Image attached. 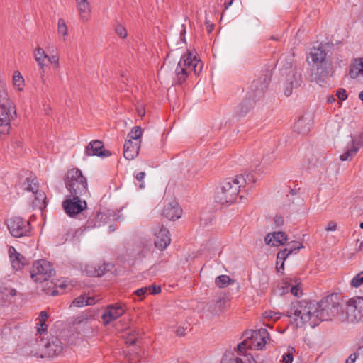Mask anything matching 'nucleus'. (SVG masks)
Wrapping results in <instances>:
<instances>
[{"label": "nucleus", "mask_w": 363, "mask_h": 363, "mask_svg": "<svg viewBox=\"0 0 363 363\" xmlns=\"http://www.w3.org/2000/svg\"><path fill=\"white\" fill-rule=\"evenodd\" d=\"M318 303L312 301H299L291 303L286 311V316L299 318L303 323L310 322L312 327L318 325Z\"/></svg>", "instance_id": "obj_1"}, {"label": "nucleus", "mask_w": 363, "mask_h": 363, "mask_svg": "<svg viewBox=\"0 0 363 363\" xmlns=\"http://www.w3.org/2000/svg\"><path fill=\"white\" fill-rule=\"evenodd\" d=\"M310 57L313 71V80L320 86H323L325 83V78L328 76L330 72L327 52L323 47H314L311 50Z\"/></svg>", "instance_id": "obj_2"}, {"label": "nucleus", "mask_w": 363, "mask_h": 363, "mask_svg": "<svg viewBox=\"0 0 363 363\" xmlns=\"http://www.w3.org/2000/svg\"><path fill=\"white\" fill-rule=\"evenodd\" d=\"M203 69V63L191 53L184 55L179 60L175 69L176 80L179 84L185 82L189 74L194 71L195 74H199Z\"/></svg>", "instance_id": "obj_3"}, {"label": "nucleus", "mask_w": 363, "mask_h": 363, "mask_svg": "<svg viewBox=\"0 0 363 363\" xmlns=\"http://www.w3.org/2000/svg\"><path fill=\"white\" fill-rule=\"evenodd\" d=\"M269 82L270 74L268 72L266 74L264 75L261 82L259 81L253 82L252 86L256 89L257 93L253 96L249 94V96L245 98L236 107L235 110V116L238 118L244 117L247 114V113L251 110L255 104V98L257 95H260L263 93L264 90L267 89Z\"/></svg>", "instance_id": "obj_4"}, {"label": "nucleus", "mask_w": 363, "mask_h": 363, "mask_svg": "<svg viewBox=\"0 0 363 363\" xmlns=\"http://www.w3.org/2000/svg\"><path fill=\"white\" fill-rule=\"evenodd\" d=\"M86 179L79 169H72L67 173L65 186L71 195L84 196L88 191Z\"/></svg>", "instance_id": "obj_5"}, {"label": "nucleus", "mask_w": 363, "mask_h": 363, "mask_svg": "<svg viewBox=\"0 0 363 363\" xmlns=\"http://www.w3.org/2000/svg\"><path fill=\"white\" fill-rule=\"evenodd\" d=\"M340 308L337 294H332L327 296L318 303L317 315L318 322L332 320L339 314Z\"/></svg>", "instance_id": "obj_6"}, {"label": "nucleus", "mask_w": 363, "mask_h": 363, "mask_svg": "<svg viewBox=\"0 0 363 363\" xmlns=\"http://www.w3.org/2000/svg\"><path fill=\"white\" fill-rule=\"evenodd\" d=\"M31 347L33 349L30 350V354L41 358L45 356L51 357L59 354L63 350L62 343L57 338H54L52 341H45L40 339L33 342Z\"/></svg>", "instance_id": "obj_7"}, {"label": "nucleus", "mask_w": 363, "mask_h": 363, "mask_svg": "<svg viewBox=\"0 0 363 363\" xmlns=\"http://www.w3.org/2000/svg\"><path fill=\"white\" fill-rule=\"evenodd\" d=\"M247 339L242 342L238 344V350L242 352L245 347H248L251 350H262L267 340H269V334L267 329L260 328L257 330H254L250 333V336L246 334Z\"/></svg>", "instance_id": "obj_8"}, {"label": "nucleus", "mask_w": 363, "mask_h": 363, "mask_svg": "<svg viewBox=\"0 0 363 363\" xmlns=\"http://www.w3.org/2000/svg\"><path fill=\"white\" fill-rule=\"evenodd\" d=\"M240 186L236 184L233 178L225 179L216 195V201L220 204L233 203L238 195Z\"/></svg>", "instance_id": "obj_9"}, {"label": "nucleus", "mask_w": 363, "mask_h": 363, "mask_svg": "<svg viewBox=\"0 0 363 363\" xmlns=\"http://www.w3.org/2000/svg\"><path fill=\"white\" fill-rule=\"evenodd\" d=\"M30 277L33 281L38 283L47 282L55 274L52 264L45 259L35 261L30 271Z\"/></svg>", "instance_id": "obj_10"}, {"label": "nucleus", "mask_w": 363, "mask_h": 363, "mask_svg": "<svg viewBox=\"0 0 363 363\" xmlns=\"http://www.w3.org/2000/svg\"><path fill=\"white\" fill-rule=\"evenodd\" d=\"M346 318L351 323L363 320V297L357 296L349 299L346 303Z\"/></svg>", "instance_id": "obj_11"}, {"label": "nucleus", "mask_w": 363, "mask_h": 363, "mask_svg": "<svg viewBox=\"0 0 363 363\" xmlns=\"http://www.w3.org/2000/svg\"><path fill=\"white\" fill-rule=\"evenodd\" d=\"M7 228L12 236L21 238L26 236L30 231V224L21 217H13L7 220Z\"/></svg>", "instance_id": "obj_12"}, {"label": "nucleus", "mask_w": 363, "mask_h": 363, "mask_svg": "<svg viewBox=\"0 0 363 363\" xmlns=\"http://www.w3.org/2000/svg\"><path fill=\"white\" fill-rule=\"evenodd\" d=\"M62 202L65 213L69 216H74L82 212L86 208V202L80 199L82 196L71 195Z\"/></svg>", "instance_id": "obj_13"}, {"label": "nucleus", "mask_w": 363, "mask_h": 363, "mask_svg": "<svg viewBox=\"0 0 363 363\" xmlns=\"http://www.w3.org/2000/svg\"><path fill=\"white\" fill-rule=\"evenodd\" d=\"M15 106L0 107V134H7L11 128V118L16 116Z\"/></svg>", "instance_id": "obj_14"}, {"label": "nucleus", "mask_w": 363, "mask_h": 363, "mask_svg": "<svg viewBox=\"0 0 363 363\" xmlns=\"http://www.w3.org/2000/svg\"><path fill=\"white\" fill-rule=\"evenodd\" d=\"M313 125V114L311 112L305 113L294 124V130L301 134H307Z\"/></svg>", "instance_id": "obj_15"}, {"label": "nucleus", "mask_w": 363, "mask_h": 363, "mask_svg": "<svg viewBox=\"0 0 363 363\" xmlns=\"http://www.w3.org/2000/svg\"><path fill=\"white\" fill-rule=\"evenodd\" d=\"M125 313V308L121 303H116L108 306L101 318L105 324L118 318Z\"/></svg>", "instance_id": "obj_16"}, {"label": "nucleus", "mask_w": 363, "mask_h": 363, "mask_svg": "<svg viewBox=\"0 0 363 363\" xmlns=\"http://www.w3.org/2000/svg\"><path fill=\"white\" fill-rule=\"evenodd\" d=\"M155 245L157 249L163 250L170 244L171 238L169 232L163 226L161 228L158 227V229H155Z\"/></svg>", "instance_id": "obj_17"}, {"label": "nucleus", "mask_w": 363, "mask_h": 363, "mask_svg": "<svg viewBox=\"0 0 363 363\" xmlns=\"http://www.w3.org/2000/svg\"><path fill=\"white\" fill-rule=\"evenodd\" d=\"M86 154L88 156H98L101 157L111 155L109 150L104 148V144L101 140H93L86 147Z\"/></svg>", "instance_id": "obj_18"}, {"label": "nucleus", "mask_w": 363, "mask_h": 363, "mask_svg": "<svg viewBox=\"0 0 363 363\" xmlns=\"http://www.w3.org/2000/svg\"><path fill=\"white\" fill-rule=\"evenodd\" d=\"M141 141H133L131 139L125 140L123 146V155L128 160H132L138 156Z\"/></svg>", "instance_id": "obj_19"}, {"label": "nucleus", "mask_w": 363, "mask_h": 363, "mask_svg": "<svg viewBox=\"0 0 363 363\" xmlns=\"http://www.w3.org/2000/svg\"><path fill=\"white\" fill-rule=\"evenodd\" d=\"M182 209L176 201L169 203L162 211L163 216L170 220L179 219L182 216Z\"/></svg>", "instance_id": "obj_20"}, {"label": "nucleus", "mask_w": 363, "mask_h": 363, "mask_svg": "<svg viewBox=\"0 0 363 363\" xmlns=\"http://www.w3.org/2000/svg\"><path fill=\"white\" fill-rule=\"evenodd\" d=\"M264 240L265 242L270 246H279L284 245L287 240V236L284 232H273L267 234Z\"/></svg>", "instance_id": "obj_21"}, {"label": "nucleus", "mask_w": 363, "mask_h": 363, "mask_svg": "<svg viewBox=\"0 0 363 363\" xmlns=\"http://www.w3.org/2000/svg\"><path fill=\"white\" fill-rule=\"evenodd\" d=\"M78 14L80 20L84 22H88L91 18V7L89 1L76 4Z\"/></svg>", "instance_id": "obj_22"}, {"label": "nucleus", "mask_w": 363, "mask_h": 363, "mask_svg": "<svg viewBox=\"0 0 363 363\" xmlns=\"http://www.w3.org/2000/svg\"><path fill=\"white\" fill-rule=\"evenodd\" d=\"M9 255L13 268L16 270L21 269L23 266L24 257L12 246L9 248Z\"/></svg>", "instance_id": "obj_23"}, {"label": "nucleus", "mask_w": 363, "mask_h": 363, "mask_svg": "<svg viewBox=\"0 0 363 363\" xmlns=\"http://www.w3.org/2000/svg\"><path fill=\"white\" fill-rule=\"evenodd\" d=\"M349 75L352 79L363 76V58L355 59L350 66Z\"/></svg>", "instance_id": "obj_24"}, {"label": "nucleus", "mask_w": 363, "mask_h": 363, "mask_svg": "<svg viewBox=\"0 0 363 363\" xmlns=\"http://www.w3.org/2000/svg\"><path fill=\"white\" fill-rule=\"evenodd\" d=\"M14 106V104L9 97L6 82L0 80V107L5 108V106Z\"/></svg>", "instance_id": "obj_25"}, {"label": "nucleus", "mask_w": 363, "mask_h": 363, "mask_svg": "<svg viewBox=\"0 0 363 363\" xmlns=\"http://www.w3.org/2000/svg\"><path fill=\"white\" fill-rule=\"evenodd\" d=\"M236 184L240 186V189L242 187H245L246 185H249L255 182V179L252 174L245 173L236 176L233 178Z\"/></svg>", "instance_id": "obj_26"}, {"label": "nucleus", "mask_w": 363, "mask_h": 363, "mask_svg": "<svg viewBox=\"0 0 363 363\" xmlns=\"http://www.w3.org/2000/svg\"><path fill=\"white\" fill-rule=\"evenodd\" d=\"M292 253L291 248H284L279 251L277 255V269L279 272L284 270V260Z\"/></svg>", "instance_id": "obj_27"}, {"label": "nucleus", "mask_w": 363, "mask_h": 363, "mask_svg": "<svg viewBox=\"0 0 363 363\" xmlns=\"http://www.w3.org/2000/svg\"><path fill=\"white\" fill-rule=\"evenodd\" d=\"M0 298L2 304L6 301H11L17 295V291L11 287H4L0 291Z\"/></svg>", "instance_id": "obj_28"}, {"label": "nucleus", "mask_w": 363, "mask_h": 363, "mask_svg": "<svg viewBox=\"0 0 363 363\" xmlns=\"http://www.w3.org/2000/svg\"><path fill=\"white\" fill-rule=\"evenodd\" d=\"M94 303V298L87 297L85 295H82L74 299L72 301V305L76 307H82L87 305H92Z\"/></svg>", "instance_id": "obj_29"}, {"label": "nucleus", "mask_w": 363, "mask_h": 363, "mask_svg": "<svg viewBox=\"0 0 363 363\" xmlns=\"http://www.w3.org/2000/svg\"><path fill=\"white\" fill-rule=\"evenodd\" d=\"M24 189L27 191L31 192L33 194L38 190V182L36 177H29L23 183Z\"/></svg>", "instance_id": "obj_30"}, {"label": "nucleus", "mask_w": 363, "mask_h": 363, "mask_svg": "<svg viewBox=\"0 0 363 363\" xmlns=\"http://www.w3.org/2000/svg\"><path fill=\"white\" fill-rule=\"evenodd\" d=\"M48 318V314L45 311H41L38 317V323L37 327V332L38 334L42 335L47 331V325L45 322Z\"/></svg>", "instance_id": "obj_31"}, {"label": "nucleus", "mask_w": 363, "mask_h": 363, "mask_svg": "<svg viewBox=\"0 0 363 363\" xmlns=\"http://www.w3.org/2000/svg\"><path fill=\"white\" fill-rule=\"evenodd\" d=\"M33 195L35 197L33 206L39 208L45 207V200L46 199L45 194L38 190V191L35 192Z\"/></svg>", "instance_id": "obj_32"}, {"label": "nucleus", "mask_w": 363, "mask_h": 363, "mask_svg": "<svg viewBox=\"0 0 363 363\" xmlns=\"http://www.w3.org/2000/svg\"><path fill=\"white\" fill-rule=\"evenodd\" d=\"M254 361L251 356H244L243 358L231 357L230 359H223L221 363H252Z\"/></svg>", "instance_id": "obj_33"}, {"label": "nucleus", "mask_w": 363, "mask_h": 363, "mask_svg": "<svg viewBox=\"0 0 363 363\" xmlns=\"http://www.w3.org/2000/svg\"><path fill=\"white\" fill-rule=\"evenodd\" d=\"M233 281L228 275H220L216 278L215 284L219 288L228 286Z\"/></svg>", "instance_id": "obj_34"}, {"label": "nucleus", "mask_w": 363, "mask_h": 363, "mask_svg": "<svg viewBox=\"0 0 363 363\" xmlns=\"http://www.w3.org/2000/svg\"><path fill=\"white\" fill-rule=\"evenodd\" d=\"M13 84L19 91L23 90L24 79L18 71H15L13 76Z\"/></svg>", "instance_id": "obj_35"}, {"label": "nucleus", "mask_w": 363, "mask_h": 363, "mask_svg": "<svg viewBox=\"0 0 363 363\" xmlns=\"http://www.w3.org/2000/svg\"><path fill=\"white\" fill-rule=\"evenodd\" d=\"M358 152L357 147H350L340 156L342 161L351 160Z\"/></svg>", "instance_id": "obj_36"}, {"label": "nucleus", "mask_w": 363, "mask_h": 363, "mask_svg": "<svg viewBox=\"0 0 363 363\" xmlns=\"http://www.w3.org/2000/svg\"><path fill=\"white\" fill-rule=\"evenodd\" d=\"M352 147H357L358 150L363 145V133H359L351 136Z\"/></svg>", "instance_id": "obj_37"}, {"label": "nucleus", "mask_w": 363, "mask_h": 363, "mask_svg": "<svg viewBox=\"0 0 363 363\" xmlns=\"http://www.w3.org/2000/svg\"><path fill=\"white\" fill-rule=\"evenodd\" d=\"M290 281H292L291 278H286V283H289ZM293 281L295 283L294 285L291 286V293L294 295L295 296H298L301 294L300 289L298 288V284L300 283V280L298 278L294 277Z\"/></svg>", "instance_id": "obj_38"}, {"label": "nucleus", "mask_w": 363, "mask_h": 363, "mask_svg": "<svg viewBox=\"0 0 363 363\" xmlns=\"http://www.w3.org/2000/svg\"><path fill=\"white\" fill-rule=\"evenodd\" d=\"M148 245L146 242H140L138 246L136 249V255L137 256L140 257H143L146 255L147 252H148Z\"/></svg>", "instance_id": "obj_39"}, {"label": "nucleus", "mask_w": 363, "mask_h": 363, "mask_svg": "<svg viewBox=\"0 0 363 363\" xmlns=\"http://www.w3.org/2000/svg\"><path fill=\"white\" fill-rule=\"evenodd\" d=\"M143 130L140 127H135L131 132L128 134V139H131L133 141H140V137L142 135Z\"/></svg>", "instance_id": "obj_40"}, {"label": "nucleus", "mask_w": 363, "mask_h": 363, "mask_svg": "<svg viewBox=\"0 0 363 363\" xmlns=\"http://www.w3.org/2000/svg\"><path fill=\"white\" fill-rule=\"evenodd\" d=\"M34 57L35 61H45V60H48L50 56H48L44 51V50L40 47L36 48L34 51Z\"/></svg>", "instance_id": "obj_41"}, {"label": "nucleus", "mask_w": 363, "mask_h": 363, "mask_svg": "<svg viewBox=\"0 0 363 363\" xmlns=\"http://www.w3.org/2000/svg\"><path fill=\"white\" fill-rule=\"evenodd\" d=\"M350 284L354 288H357L363 284V271L356 274L351 280Z\"/></svg>", "instance_id": "obj_42"}, {"label": "nucleus", "mask_w": 363, "mask_h": 363, "mask_svg": "<svg viewBox=\"0 0 363 363\" xmlns=\"http://www.w3.org/2000/svg\"><path fill=\"white\" fill-rule=\"evenodd\" d=\"M57 33L60 35L65 37L67 35V27L65 21L62 18L59 19L57 23Z\"/></svg>", "instance_id": "obj_43"}, {"label": "nucleus", "mask_w": 363, "mask_h": 363, "mask_svg": "<svg viewBox=\"0 0 363 363\" xmlns=\"http://www.w3.org/2000/svg\"><path fill=\"white\" fill-rule=\"evenodd\" d=\"M281 313L279 312H274L273 311H267L264 313V317L268 320H277L281 316Z\"/></svg>", "instance_id": "obj_44"}, {"label": "nucleus", "mask_w": 363, "mask_h": 363, "mask_svg": "<svg viewBox=\"0 0 363 363\" xmlns=\"http://www.w3.org/2000/svg\"><path fill=\"white\" fill-rule=\"evenodd\" d=\"M116 33L121 38H125L127 36V31L125 27L121 23H117L115 26Z\"/></svg>", "instance_id": "obj_45"}, {"label": "nucleus", "mask_w": 363, "mask_h": 363, "mask_svg": "<svg viewBox=\"0 0 363 363\" xmlns=\"http://www.w3.org/2000/svg\"><path fill=\"white\" fill-rule=\"evenodd\" d=\"M89 323L87 315L85 314H81L74 318L73 324L74 325H86Z\"/></svg>", "instance_id": "obj_46"}, {"label": "nucleus", "mask_w": 363, "mask_h": 363, "mask_svg": "<svg viewBox=\"0 0 363 363\" xmlns=\"http://www.w3.org/2000/svg\"><path fill=\"white\" fill-rule=\"evenodd\" d=\"M148 289H150V288L147 286L142 287L140 289L135 290L134 291V294L140 297V299H143L145 297L147 294H149Z\"/></svg>", "instance_id": "obj_47"}, {"label": "nucleus", "mask_w": 363, "mask_h": 363, "mask_svg": "<svg viewBox=\"0 0 363 363\" xmlns=\"http://www.w3.org/2000/svg\"><path fill=\"white\" fill-rule=\"evenodd\" d=\"M293 350L294 349L291 348V350H289L288 352L283 355L281 360L283 363H292L294 360Z\"/></svg>", "instance_id": "obj_48"}, {"label": "nucleus", "mask_w": 363, "mask_h": 363, "mask_svg": "<svg viewBox=\"0 0 363 363\" xmlns=\"http://www.w3.org/2000/svg\"><path fill=\"white\" fill-rule=\"evenodd\" d=\"M225 301L224 299H219L218 301H217L216 303H213L214 308L213 311H212L213 314H217L219 312H221L223 309L221 308V306L223 303H224ZM212 307V304L210 306V308Z\"/></svg>", "instance_id": "obj_49"}, {"label": "nucleus", "mask_w": 363, "mask_h": 363, "mask_svg": "<svg viewBox=\"0 0 363 363\" xmlns=\"http://www.w3.org/2000/svg\"><path fill=\"white\" fill-rule=\"evenodd\" d=\"M145 177V172H140L138 173L137 175L135 176V179L139 182H140V184L139 185L140 189L145 188V184H144Z\"/></svg>", "instance_id": "obj_50"}, {"label": "nucleus", "mask_w": 363, "mask_h": 363, "mask_svg": "<svg viewBox=\"0 0 363 363\" xmlns=\"http://www.w3.org/2000/svg\"><path fill=\"white\" fill-rule=\"evenodd\" d=\"M356 354L359 356V357L363 358V337L359 340L357 345Z\"/></svg>", "instance_id": "obj_51"}, {"label": "nucleus", "mask_w": 363, "mask_h": 363, "mask_svg": "<svg viewBox=\"0 0 363 363\" xmlns=\"http://www.w3.org/2000/svg\"><path fill=\"white\" fill-rule=\"evenodd\" d=\"M336 96L340 101H344L347 98V91L344 89L337 90Z\"/></svg>", "instance_id": "obj_52"}, {"label": "nucleus", "mask_w": 363, "mask_h": 363, "mask_svg": "<svg viewBox=\"0 0 363 363\" xmlns=\"http://www.w3.org/2000/svg\"><path fill=\"white\" fill-rule=\"evenodd\" d=\"M302 247H303V245L301 244H300L299 242H292L289 243L286 248H291L292 253H293L294 251H298L299 249H301Z\"/></svg>", "instance_id": "obj_53"}, {"label": "nucleus", "mask_w": 363, "mask_h": 363, "mask_svg": "<svg viewBox=\"0 0 363 363\" xmlns=\"http://www.w3.org/2000/svg\"><path fill=\"white\" fill-rule=\"evenodd\" d=\"M48 61L54 65L55 69L59 68V58L56 55L50 56Z\"/></svg>", "instance_id": "obj_54"}, {"label": "nucleus", "mask_w": 363, "mask_h": 363, "mask_svg": "<svg viewBox=\"0 0 363 363\" xmlns=\"http://www.w3.org/2000/svg\"><path fill=\"white\" fill-rule=\"evenodd\" d=\"M150 289H148L149 294H157L161 291V288L155 285L148 286Z\"/></svg>", "instance_id": "obj_55"}, {"label": "nucleus", "mask_w": 363, "mask_h": 363, "mask_svg": "<svg viewBox=\"0 0 363 363\" xmlns=\"http://www.w3.org/2000/svg\"><path fill=\"white\" fill-rule=\"evenodd\" d=\"M337 229V223L334 221H330L325 228L327 231H335Z\"/></svg>", "instance_id": "obj_56"}, {"label": "nucleus", "mask_w": 363, "mask_h": 363, "mask_svg": "<svg viewBox=\"0 0 363 363\" xmlns=\"http://www.w3.org/2000/svg\"><path fill=\"white\" fill-rule=\"evenodd\" d=\"M358 357L359 356L356 354V352H354L350 355L345 363H354Z\"/></svg>", "instance_id": "obj_57"}, {"label": "nucleus", "mask_w": 363, "mask_h": 363, "mask_svg": "<svg viewBox=\"0 0 363 363\" xmlns=\"http://www.w3.org/2000/svg\"><path fill=\"white\" fill-rule=\"evenodd\" d=\"M274 220L277 226H280L284 223V218L281 216L277 215Z\"/></svg>", "instance_id": "obj_58"}, {"label": "nucleus", "mask_w": 363, "mask_h": 363, "mask_svg": "<svg viewBox=\"0 0 363 363\" xmlns=\"http://www.w3.org/2000/svg\"><path fill=\"white\" fill-rule=\"evenodd\" d=\"M40 79L43 84L42 91H45L48 89V85L46 84L44 73H40Z\"/></svg>", "instance_id": "obj_59"}, {"label": "nucleus", "mask_w": 363, "mask_h": 363, "mask_svg": "<svg viewBox=\"0 0 363 363\" xmlns=\"http://www.w3.org/2000/svg\"><path fill=\"white\" fill-rule=\"evenodd\" d=\"M40 67V73L45 72V61H36Z\"/></svg>", "instance_id": "obj_60"}, {"label": "nucleus", "mask_w": 363, "mask_h": 363, "mask_svg": "<svg viewBox=\"0 0 363 363\" xmlns=\"http://www.w3.org/2000/svg\"><path fill=\"white\" fill-rule=\"evenodd\" d=\"M57 283H59V284H55V286L61 288L62 289H64L67 287L66 281H60L59 280V281H57Z\"/></svg>", "instance_id": "obj_61"}, {"label": "nucleus", "mask_w": 363, "mask_h": 363, "mask_svg": "<svg viewBox=\"0 0 363 363\" xmlns=\"http://www.w3.org/2000/svg\"><path fill=\"white\" fill-rule=\"evenodd\" d=\"M137 337L135 335H131L128 339L126 340V343L130 345H133L136 342Z\"/></svg>", "instance_id": "obj_62"}, {"label": "nucleus", "mask_w": 363, "mask_h": 363, "mask_svg": "<svg viewBox=\"0 0 363 363\" xmlns=\"http://www.w3.org/2000/svg\"><path fill=\"white\" fill-rule=\"evenodd\" d=\"M233 0H227L224 3L225 9H228L233 4Z\"/></svg>", "instance_id": "obj_63"}, {"label": "nucleus", "mask_w": 363, "mask_h": 363, "mask_svg": "<svg viewBox=\"0 0 363 363\" xmlns=\"http://www.w3.org/2000/svg\"><path fill=\"white\" fill-rule=\"evenodd\" d=\"M291 92H292V89L291 87H287L284 91V94L286 96H289L291 94Z\"/></svg>", "instance_id": "obj_64"}]
</instances>
